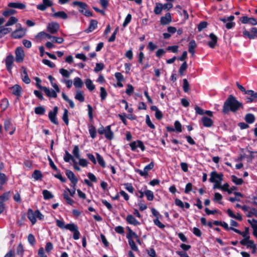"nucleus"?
Listing matches in <instances>:
<instances>
[{"mask_svg": "<svg viewBox=\"0 0 257 257\" xmlns=\"http://www.w3.org/2000/svg\"><path fill=\"white\" fill-rule=\"evenodd\" d=\"M56 224L59 227H60L62 229H63V228L66 229V227L68 225H72V223H69V224L65 225L64 222L63 221L57 219L56 220Z\"/></svg>", "mask_w": 257, "mask_h": 257, "instance_id": "a19ab883", "label": "nucleus"}, {"mask_svg": "<svg viewBox=\"0 0 257 257\" xmlns=\"http://www.w3.org/2000/svg\"><path fill=\"white\" fill-rule=\"evenodd\" d=\"M53 3L51 0H43V4L38 5L37 8L40 11H44L48 7H51Z\"/></svg>", "mask_w": 257, "mask_h": 257, "instance_id": "1a4fd4ad", "label": "nucleus"}, {"mask_svg": "<svg viewBox=\"0 0 257 257\" xmlns=\"http://www.w3.org/2000/svg\"><path fill=\"white\" fill-rule=\"evenodd\" d=\"M66 229L73 232V238L74 239L77 240L79 238L80 232L78 230V227L74 223H72V225H68L66 227Z\"/></svg>", "mask_w": 257, "mask_h": 257, "instance_id": "39448f33", "label": "nucleus"}, {"mask_svg": "<svg viewBox=\"0 0 257 257\" xmlns=\"http://www.w3.org/2000/svg\"><path fill=\"white\" fill-rule=\"evenodd\" d=\"M241 103L236 100V98L232 95L228 96V98L225 101L223 106V111L227 113L229 111L232 112L236 111L238 109L242 107Z\"/></svg>", "mask_w": 257, "mask_h": 257, "instance_id": "f257e3e1", "label": "nucleus"}, {"mask_svg": "<svg viewBox=\"0 0 257 257\" xmlns=\"http://www.w3.org/2000/svg\"><path fill=\"white\" fill-rule=\"evenodd\" d=\"M126 237L128 240L130 239H133V238H138L137 234L134 231H131L130 232H128L126 235Z\"/></svg>", "mask_w": 257, "mask_h": 257, "instance_id": "4d7b16f0", "label": "nucleus"}, {"mask_svg": "<svg viewBox=\"0 0 257 257\" xmlns=\"http://www.w3.org/2000/svg\"><path fill=\"white\" fill-rule=\"evenodd\" d=\"M18 20L15 17H11L6 24V26L8 27L17 23Z\"/></svg>", "mask_w": 257, "mask_h": 257, "instance_id": "e433bc0d", "label": "nucleus"}, {"mask_svg": "<svg viewBox=\"0 0 257 257\" xmlns=\"http://www.w3.org/2000/svg\"><path fill=\"white\" fill-rule=\"evenodd\" d=\"M16 27V30L12 33V37L15 39L23 37L26 34V30L22 28V25L19 23L17 24Z\"/></svg>", "mask_w": 257, "mask_h": 257, "instance_id": "7ed1b4c3", "label": "nucleus"}, {"mask_svg": "<svg viewBox=\"0 0 257 257\" xmlns=\"http://www.w3.org/2000/svg\"><path fill=\"white\" fill-rule=\"evenodd\" d=\"M43 195L44 196V198L45 200L52 198L53 197L51 193L47 190H44L43 191Z\"/></svg>", "mask_w": 257, "mask_h": 257, "instance_id": "37998d69", "label": "nucleus"}, {"mask_svg": "<svg viewBox=\"0 0 257 257\" xmlns=\"http://www.w3.org/2000/svg\"><path fill=\"white\" fill-rule=\"evenodd\" d=\"M96 155L98 164L101 167H104L105 166V163L102 157L98 153H96Z\"/></svg>", "mask_w": 257, "mask_h": 257, "instance_id": "ea45409f", "label": "nucleus"}, {"mask_svg": "<svg viewBox=\"0 0 257 257\" xmlns=\"http://www.w3.org/2000/svg\"><path fill=\"white\" fill-rule=\"evenodd\" d=\"M183 90L185 92H188L189 90V84L186 79H184L183 80Z\"/></svg>", "mask_w": 257, "mask_h": 257, "instance_id": "5fc2aeb1", "label": "nucleus"}, {"mask_svg": "<svg viewBox=\"0 0 257 257\" xmlns=\"http://www.w3.org/2000/svg\"><path fill=\"white\" fill-rule=\"evenodd\" d=\"M254 119V116L251 113H247L245 116V121L249 123H253Z\"/></svg>", "mask_w": 257, "mask_h": 257, "instance_id": "f704fd0d", "label": "nucleus"}, {"mask_svg": "<svg viewBox=\"0 0 257 257\" xmlns=\"http://www.w3.org/2000/svg\"><path fill=\"white\" fill-rule=\"evenodd\" d=\"M167 50L171 51L173 53H177L178 51V46L177 45L169 46L167 48Z\"/></svg>", "mask_w": 257, "mask_h": 257, "instance_id": "69168bd1", "label": "nucleus"}, {"mask_svg": "<svg viewBox=\"0 0 257 257\" xmlns=\"http://www.w3.org/2000/svg\"><path fill=\"white\" fill-rule=\"evenodd\" d=\"M72 154L74 156V157L76 158V159H79L80 158V154H79V149L77 146H75L74 148H73Z\"/></svg>", "mask_w": 257, "mask_h": 257, "instance_id": "de8ad7c7", "label": "nucleus"}, {"mask_svg": "<svg viewBox=\"0 0 257 257\" xmlns=\"http://www.w3.org/2000/svg\"><path fill=\"white\" fill-rule=\"evenodd\" d=\"M128 243L132 250L135 251H139L137 246L136 245L135 242L133 239H130V240H128Z\"/></svg>", "mask_w": 257, "mask_h": 257, "instance_id": "09e8293b", "label": "nucleus"}, {"mask_svg": "<svg viewBox=\"0 0 257 257\" xmlns=\"http://www.w3.org/2000/svg\"><path fill=\"white\" fill-rule=\"evenodd\" d=\"M6 66L7 70L10 73L12 72V69L14 64V57L12 55H8L5 60Z\"/></svg>", "mask_w": 257, "mask_h": 257, "instance_id": "6e6552de", "label": "nucleus"}, {"mask_svg": "<svg viewBox=\"0 0 257 257\" xmlns=\"http://www.w3.org/2000/svg\"><path fill=\"white\" fill-rule=\"evenodd\" d=\"M28 240L30 244L34 245L35 244L36 240L32 234H29L28 236Z\"/></svg>", "mask_w": 257, "mask_h": 257, "instance_id": "6e6d98bb", "label": "nucleus"}, {"mask_svg": "<svg viewBox=\"0 0 257 257\" xmlns=\"http://www.w3.org/2000/svg\"><path fill=\"white\" fill-rule=\"evenodd\" d=\"M110 125H107L105 127V131L104 133L105 137L109 140H111L113 138V133L110 128Z\"/></svg>", "mask_w": 257, "mask_h": 257, "instance_id": "6ab92c4d", "label": "nucleus"}, {"mask_svg": "<svg viewBox=\"0 0 257 257\" xmlns=\"http://www.w3.org/2000/svg\"><path fill=\"white\" fill-rule=\"evenodd\" d=\"M51 39H52V42L58 44H61L64 42L63 38L61 37H56L52 36Z\"/></svg>", "mask_w": 257, "mask_h": 257, "instance_id": "bf43d9fd", "label": "nucleus"}, {"mask_svg": "<svg viewBox=\"0 0 257 257\" xmlns=\"http://www.w3.org/2000/svg\"><path fill=\"white\" fill-rule=\"evenodd\" d=\"M145 195L147 196L148 200L152 201L154 199V194L152 191L149 190L146 191L145 192Z\"/></svg>", "mask_w": 257, "mask_h": 257, "instance_id": "c03bdc74", "label": "nucleus"}, {"mask_svg": "<svg viewBox=\"0 0 257 257\" xmlns=\"http://www.w3.org/2000/svg\"><path fill=\"white\" fill-rule=\"evenodd\" d=\"M163 10V4L161 3H156L154 9V13L156 15H160Z\"/></svg>", "mask_w": 257, "mask_h": 257, "instance_id": "c756f323", "label": "nucleus"}, {"mask_svg": "<svg viewBox=\"0 0 257 257\" xmlns=\"http://www.w3.org/2000/svg\"><path fill=\"white\" fill-rule=\"evenodd\" d=\"M58 108L57 106H55L53 110L49 111L48 117L50 121L55 124H58V121L57 120L56 115L58 113Z\"/></svg>", "mask_w": 257, "mask_h": 257, "instance_id": "0eeeda50", "label": "nucleus"}, {"mask_svg": "<svg viewBox=\"0 0 257 257\" xmlns=\"http://www.w3.org/2000/svg\"><path fill=\"white\" fill-rule=\"evenodd\" d=\"M73 5L74 6H78L79 7V12L86 17H89L92 16V12L87 9V5L86 3L79 1H74L73 2Z\"/></svg>", "mask_w": 257, "mask_h": 257, "instance_id": "f03ea898", "label": "nucleus"}, {"mask_svg": "<svg viewBox=\"0 0 257 257\" xmlns=\"http://www.w3.org/2000/svg\"><path fill=\"white\" fill-rule=\"evenodd\" d=\"M10 197V192H6L0 196V202L3 203L4 201L8 200Z\"/></svg>", "mask_w": 257, "mask_h": 257, "instance_id": "a18cd8bd", "label": "nucleus"}, {"mask_svg": "<svg viewBox=\"0 0 257 257\" xmlns=\"http://www.w3.org/2000/svg\"><path fill=\"white\" fill-rule=\"evenodd\" d=\"M100 96L101 97V100L102 101L105 100L106 98V96L107 95V93L105 89V88L103 87H101L100 88Z\"/></svg>", "mask_w": 257, "mask_h": 257, "instance_id": "58836bf2", "label": "nucleus"}, {"mask_svg": "<svg viewBox=\"0 0 257 257\" xmlns=\"http://www.w3.org/2000/svg\"><path fill=\"white\" fill-rule=\"evenodd\" d=\"M78 159L79 160V165L83 167H85L87 166L88 162L86 159H81L80 157Z\"/></svg>", "mask_w": 257, "mask_h": 257, "instance_id": "680f3d73", "label": "nucleus"}, {"mask_svg": "<svg viewBox=\"0 0 257 257\" xmlns=\"http://www.w3.org/2000/svg\"><path fill=\"white\" fill-rule=\"evenodd\" d=\"M126 220L129 224L134 225H137L140 224V222L132 215H127Z\"/></svg>", "mask_w": 257, "mask_h": 257, "instance_id": "393cba45", "label": "nucleus"}, {"mask_svg": "<svg viewBox=\"0 0 257 257\" xmlns=\"http://www.w3.org/2000/svg\"><path fill=\"white\" fill-rule=\"evenodd\" d=\"M246 94L248 95L246 97L247 102H251L257 99V92H254L253 90H247Z\"/></svg>", "mask_w": 257, "mask_h": 257, "instance_id": "9b49d317", "label": "nucleus"}, {"mask_svg": "<svg viewBox=\"0 0 257 257\" xmlns=\"http://www.w3.org/2000/svg\"><path fill=\"white\" fill-rule=\"evenodd\" d=\"M197 47L196 43L194 40H191L188 45V51L193 56L195 54V49Z\"/></svg>", "mask_w": 257, "mask_h": 257, "instance_id": "aec40b11", "label": "nucleus"}, {"mask_svg": "<svg viewBox=\"0 0 257 257\" xmlns=\"http://www.w3.org/2000/svg\"><path fill=\"white\" fill-rule=\"evenodd\" d=\"M210 182L214 183L213 189H221V183L222 181V178H210Z\"/></svg>", "mask_w": 257, "mask_h": 257, "instance_id": "4468645a", "label": "nucleus"}, {"mask_svg": "<svg viewBox=\"0 0 257 257\" xmlns=\"http://www.w3.org/2000/svg\"><path fill=\"white\" fill-rule=\"evenodd\" d=\"M53 248V244L51 242H48L46 243L45 246V250L47 252H50Z\"/></svg>", "mask_w": 257, "mask_h": 257, "instance_id": "052dcab7", "label": "nucleus"}, {"mask_svg": "<svg viewBox=\"0 0 257 257\" xmlns=\"http://www.w3.org/2000/svg\"><path fill=\"white\" fill-rule=\"evenodd\" d=\"M75 98L80 102H83L84 101V97L83 92L81 91H77L75 96Z\"/></svg>", "mask_w": 257, "mask_h": 257, "instance_id": "72a5a7b5", "label": "nucleus"}, {"mask_svg": "<svg viewBox=\"0 0 257 257\" xmlns=\"http://www.w3.org/2000/svg\"><path fill=\"white\" fill-rule=\"evenodd\" d=\"M42 62L44 64L48 66L51 68H54L55 66V65L49 60L43 59Z\"/></svg>", "mask_w": 257, "mask_h": 257, "instance_id": "774afa93", "label": "nucleus"}, {"mask_svg": "<svg viewBox=\"0 0 257 257\" xmlns=\"http://www.w3.org/2000/svg\"><path fill=\"white\" fill-rule=\"evenodd\" d=\"M146 122L147 124L148 125V126L149 127H150V128H151L152 129L155 128V125L152 122V121L150 118V117L148 115H146Z\"/></svg>", "mask_w": 257, "mask_h": 257, "instance_id": "864d4df0", "label": "nucleus"}, {"mask_svg": "<svg viewBox=\"0 0 257 257\" xmlns=\"http://www.w3.org/2000/svg\"><path fill=\"white\" fill-rule=\"evenodd\" d=\"M39 88L43 90L48 97L56 98L57 96L56 90H50L45 86H39Z\"/></svg>", "mask_w": 257, "mask_h": 257, "instance_id": "9d476101", "label": "nucleus"}, {"mask_svg": "<svg viewBox=\"0 0 257 257\" xmlns=\"http://www.w3.org/2000/svg\"><path fill=\"white\" fill-rule=\"evenodd\" d=\"M172 21V17L171 14L167 13L165 16L162 17L160 20V23L161 25H166L169 24Z\"/></svg>", "mask_w": 257, "mask_h": 257, "instance_id": "2eb2a0df", "label": "nucleus"}, {"mask_svg": "<svg viewBox=\"0 0 257 257\" xmlns=\"http://www.w3.org/2000/svg\"><path fill=\"white\" fill-rule=\"evenodd\" d=\"M243 36L244 38H248L250 39H253V36L251 33V29L249 31H247L244 28L242 30Z\"/></svg>", "mask_w": 257, "mask_h": 257, "instance_id": "473e14b6", "label": "nucleus"}, {"mask_svg": "<svg viewBox=\"0 0 257 257\" xmlns=\"http://www.w3.org/2000/svg\"><path fill=\"white\" fill-rule=\"evenodd\" d=\"M153 167H154V163L153 162H151L149 164H148V165H147L145 167V168H144V170L146 172L147 175H148V172L150 170L152 169Z\"/></svg>", "mask_w": 257, "mask_h": 257, "instance_id": "e2e57ef3", "label": "nucleus"}, {"mask_svg": "<svg viewBox=\"0 0 257 257\" xmlns=\"http://www.w3.org/2000/svg\"><path fill=\"white\" fill-rule=\"evenodd\" d=\"M114 76L117 81H124V77L120 73L116 72L115 73Z\"/></svg>", "mask_w": 257, "mask_h": 257, "instance_id": "0e129e2a", "label": "nucleus"}, {"mask_svg": "<svg viewBox=\"0 0 257 257\" xmlns=\"http://www.w3.org/2000/svg\"><path fill=\"white\" fill-rule=\"evenodd\" d=\"M68 110L66 109H64V113L63 115L62 119L66 124L68 125L69 123Z\"/></svg>", "mask_w": 257, "mask_h": 257, "instance_id": "3c124183", "label": "nucleus"}, {"mask_svg": "<svg viewBox=\"0 0 257 257\" xmlns=\"http://www.w3.org/2000/svg\"><path fill=\"white\" fill-rule=\"evenodd\" d=\"M201 120L203 125L205 127H210L213 124V120L207 117L203 116Z\"/></svg>", "mask_w": 257, "mask_h": 257, "instance_id": "5701e85b", "label": "nucleus"}, {"mask_svg": "<svg viewBox=\"0 0 257 257\" xmlns=\"http://www.w3.org/2000/svg\"><path fill=\"white\" fill-rule=\"evenodd\" d=\"M52 16L54 18H60L64 20L68 18L67 14L64 11H59L52 14Z\"/></svg>", "mask_w": 257, "mask_h": 257, "instance_id": "4be33fe9", "label": "nucleus"}, {"mask_svg": "<svg viewBox=\"0 0 257 257\" xmlns=\"http://www.w3.org/2000/svg\"><path fill=\"white\" fill-rule=\"evenodd\" d=\"M16 61L17 63H21L23 61L25 57V53L22 47H18L15 51Z\"/></svg>", "mask_w": 257, "mask_h": 257, "instance_id": "20e7f679", "label": "nucleus"}, {"mask_svg": "<svg viewBox=\"0 0 257 257\" xmlns=\"http://www.w3.org/2000/svg\"><path fill=\"white\" fill-rule=\"evenodd\" d=\"M21 77L23 81L26 84H29L31 82L30 79L27 74L26 68L24 67H22L21 68Z\"/></svg>", "mask_w": 257, "mask_h": 257, "instance_id": "ddd939ff", "label": "nucleus"}, {"mask_svg": "<svg viewBox=\"0 0 257 257\" xmlns=\"http://www.w3.org/2000/svg\"><path fill=\"white\" fill-rule=\"evenodd\" d=\"M59 72L63 77L66 78L69 77L71 73V72H69L67 70L65 69L64 68L60 69Z\"/></svg>", "mask_w": 257, "mask_h": 257, "instance_id": "79ce46f5", "label": "nucleus"}, {"mask_svg": "<svg viewBox=\"0 0 257 257\" xmlns=\"http://www.w3.org/2000/svg\"><path fill=\"white\" fill-rule=\"evenodd\" d=\"M187 68V64L186 62H184L180 67L179 70V73L180 75L183 76L184 74L185 71H186Z\"/></svg>", "mask_w": 257, "mask_h": 257, "instance_id": "4c0bfd02", "label": "nucleus"}, {"mask_svg": "<svg viewBox=\"0 0 257 257\" xmlns=\"http://www.w3.org/2000/svg\"><path fill=\"white\" fill-rule=\"evenodd\" d=\"M248 222L250 223L252 228L253 229V231H257V220L252 219V220H248Z\"/></svg>", "mask_w": 257, "mask_h": 257, "instance_id": "8fccbe9b", "label": "nucleus"}, {"mask_svg": "<svg viewBox=\"0 0 257 257\" xmlns=\"http://www.w3.org/2000/svg\"><path fill=\"white\" fill-rule=\"evenodd\" d=\"M232 181L236 185H241L243 183V180L241 178H232Z\"/></svg>", "mask_w": 257, "mask_h": 257, "instance_id": "338daca9", "label": "nucleus"}, {"mask_svg": "<svg viewBox=\"0 0 257 257\" xmlns=\"http://www.w3.org/2000/svg\"><path fill=\"white\" fill-rule=\"evenodd\" d=\"M12 31V29L10 28H6L4 27H0V38L3 37L5 35L8 34Z\"/></svg>", "mask_w": 257, "mask_h": 257, "instance_id": "c85d7f7f", "label": "nucleus"}, {"mask_svg": "<svg viewBox=\"0 0 257 257\" xmlns=\"http://www.w3.org/2000/svg\"><path fill=\"white\" fill-rule=\"evenodd\" d=\"M209 38L210 41L208 42V45L210 48H214L217 42V37L213 33H211L209 35Z\"/></svg>", "mask_w": 257, "mask_h": 257, "instance_id": "f3484780", "label": "nucleus"}, {"mask_svg": "<svg viewBox=\"0 0 257 257\" xmlns=\"http://www.w3.org/2000/svg\"><path fill=\"white\" fill-rule=\"evenodd\" d=\"M73 84L76 88H81L83 85L82 80L78 77H76L74 79Z\"/></svg>", "mask_w": 257, "mask_h": 257, "instance_id": "7c9ffc66", "label": "nucleus"}, {"mask_svg": "<svg viewBox=\"0 0 257 257\" xmlns=\"http://www.w3.org/2000/svg\"><path fill=\"white\" fill-rule=\"evenodd\" d=\"M52 37V36L45 32H41L39 33L37 36L36 38L37 39L42 40L44 39H51V38Z\"/></svg>", "mask_w": 257, "mask_h": 257, "instance_id": "412c9836", "label": "nucleus"}, {"mask_svg": "<svg viewBox=\"0 0 257 257\" xmlns=\"http://www.w3.org/2000/svg\"><path fill=\"white\" fill-rule=\"evenodd\" d=\"M59 25L56 22H51L48 24L47 26V30L51 34L56 33L59 29Z\"/></svg>", "mask_w": 257, "mask_h": 257, "instance_id": "423d86ee", "label": "nucleus"}, {"mask_svg": "<svg viewBox=\"0 0 257 257\" xmlns=\"http://www.w3.org/2000/svg\"><path fill=\"white\" fill-rule=\"evenodd\" d=\"M45 112V109L43 106H38L35 108V112L37 114H43Z\"/></svg>", "mask_w": 257, "mask_h": 257, "instance_id": "49530a36", "label": "nucleus"}, {"mask_svg": "<svg viewBox=\"0 0 257 257\" xmlns=\"http://www.w3.org/2000/svg\"><path fill=\"white\" fill-rule=\"evenodd\" d=\"M240 21L243 24H250L252 25H257V21L254 18L243 16L241 18Z\"/></svg>", "mask_w": 257, "mask_h": 257, "instance_id": "f8f14e48", "label": "nucleus"}, {"mask_svg": "<svg viewBox=\"0 0 257 257\" xmlns=\"http://www.w3.org/2000/svg\"><path fill=\"white\" fill-rule=\"evenodd\" d=\"M88 131L89 134L90 135V137L94 139L96 136V130L95 127L92 125V124H89L88 125Z\"/></svg>", "mask_w": 257, "mask_h": 257, "instance_id": "cd10ccee", "label": "nucleus"}, {"mask_svg": "<svg viewBox=\"0 0 257 257\" xmlns=\"http://www.w3.org/2000/svg\"><path fill=\"white\" fill-rule=\"evenodd\" d=\"M97 21L95 20H91L90 22L89 26L87 29L85 30V32L88 33L94 30L97 26Z\"/></svg>", "mask_w": 257, "mask_h": 257, "instance_id": "a211bd4d", "label": "nucleus"}, {"mask_svg": "<svg viewBox=\"0 0 257 257\" xmlns=\"http://www.w3.org/2000/svg\"><path fill=\"white\" fill-rule=\"evenodd\" d=\"M12 93L16 96H20L21 92V87L18 85H15L11 88Z\"/></svg>", "mask_w": 257, "mask_h": 257, "instance_id": "bb28decb", "label": "nucleus"}, {"mask_svg": "<svg viewBox=\"0 0 257 257\" xmlns=\"http://www.w3.org/2000/svg\"><path fill=\"white\" fill-rule=\"evenodd\" d=\"M131 20H132V15L130 14H128L126 16V17L124 20V21L123 23V27L124 28L128 24V23H130Z\"/></svg>", "mask_w": 257, "mask_h": 257, "instance_id": "13d9d810", "label": "nucleus"}, {"mask_svg": "<svg viewBox=\"0 0 257 257\" xmlns=\"http://www.w3.org/2000/svg\"><path fill=\"white\" fill-rule=\"evenodd\" d=\"M85 83L86 87L89 90L92 91L95 88V86L90 79H87L85 81Z\"/></svg>", "mask_w": 257, "mask_h": 257, "instance_id": "2f4dec72", "label": "nucleus"}, {"mask_svg": "<svg viewBox=\"0 0 257 257\" xmlns=\"http://www.w3.org/2000/svg\"><path fill=\"white\" fill-rule=\"evenodd\" d=\"M175 130L178 133L182 132V125L178 120H176L174 122Z\"/></svg>", "mask_w": 257, "mask_h": 257, "instance_id": "603ef678", "label": "nucleus"}, {"mask_svg": "<svg viewBox=\"0 0 257 257\" xmlns=\"http://www.w3.org/2000/svg\"><path fill=\"white\" fill-rule=\"evenodd\" d=\"M36 211L34 212L31 209H28L27 216L32 224H34L36 222Z\"/></svg>", "mask_w": 257, "mask_h": 257, "instance_id": "dca6fc26", "label": "nucleus"}, {"mask_svg": "<svg viewBox=\"0 0 257 257\" xmlns=\"http://www.w3.org/2000/svg\"><path fill=\"white\" fill-rule=\"evenodd\" d=\"M64 160L66 162H69L70 160H72L73 163H75V160L73 157L68 153V151H65Z\"/></svg>", "mask_w": 257, "mask_h": 257, "instance_id": "c9c22d12", "label": "nucleus"}, {"mask_svg": "<svg viewBox=\"0 0 257 257\" xmlns=\"http://www.w3.org/2000/svg\"><path fill=\"white\" fill-rule=\"evenodd\" d=\"M234 19V17L233 16H230L228 17V22L226 23V28L227 29H230L234 27L235 26V23L233 22Z\"/></svg>", "mask_w": 257, "mask_h": 257, "instance_id": "a878e982", "label": "nucleus"}, {"mask_svg": "<svg viewBox=\"0 0 257 257\" xmlns=\"http://www.w3.org/2000/svg\"><path fill=\"white\" fill-rule=\"evenodd\" d=\"M8 7L21 10L24 9L26 8L25 5L21 3H10L8 4Z\"/></svg>", "mask_w": 257, "mask_h": 257, "instance_id": "b1692460", "label": "nucleus"}]
</instances>
